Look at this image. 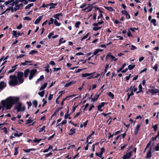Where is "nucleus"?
<instances>
[{"label": "nucleus", "instance_id": "f257e3e1", "mask_svg": "<svg viewBox=\"0 0 159 159\" xmlns=\"http://www.w3.org/2000/svg\"><path fill=\"white\" fill-rule=\"evenodd\" d=\"M23 73L22 72H19L17 73V78L19 81L17 80V77L15 75H10L9 78L11 79L9 82L10 85L15 86L22 83L24 81L23 79Z\"/></svg>", "mask_w": 159, "mask_h": 159}, {"label": "nucleus", "instance_id": "f03ea898", "mask_svg": "<svg viewBox=\"0 0 159 159\" xmlns=\"http://www.w3.org/2000/svg\"><path fill=\"white\" fill-rule=\"evenodd\" d=\"M19 98L17 97H10L5 100L1 101V104L3 107H5L7 109H10L13 105L17 102Z\"/></svg>", "mask_w": 159, "mask_h": 159}, {"label": "nucleus", "instance_id": "7ed1b4c3", "mask_svg": "<svg viewBox=\"0 0 159 159\" xmlns=\"http://www.w3.org/2000/svg\"><path fill=\"white\" fill-rule=\"evenodd\" d=\"M11 3L14 4L15 7H14V11H16L19 10L20 7H22L23 6V3H20L18 1L16 0L14 2H12Z\"/></svg>", "mask_w": 159, "mask_h": 159}, {"label": "nucleus", "instance_id": "20e7f679", "mask_svg": "<svg viewBox=\"0 0 159 159\" xmlns=\"http://www.w3.org/2000/svg\"><path fill=\"white\" fill-rule=\"evenodd\" d=\"M14 6V4L13 3H11L10 5L9 6V7H8L6 10L4 11H3L2 13L1 14V15H2L5 14L6 12L8 13L9 11L11 10V12H14V8H13V6Z\"/></svg>", "mask_w": 159, "mask_h": 159}, {"label": "nucleus", "instance_id": "39448f33", "mask_svg": "<svg viewBox=\"0 0 159 159\" xmlns=\"http://www.w3.org/2000/svg\"><path fill=\"white\" fill-rule=\"evenodd\" d=\"M15 108L16 109L18 112L20 111H24L25 109V107L24 106H22L21 103H18L16 104L15 107Z\"/></svg>", "mask_w": 159, "mask_h": 159}, {"label": "nucleus", "instance_id": "423d86ee", "mask_svg": "<svg viewBox=\"0 0 159 159\" xmlns=\"http://www.w3.org/2000/svg\"><path fill=\"white\" fill-rule=\"evenodd\" d=\"M37 71L36 69H33L31 70L30 72V75L29 77V79L31 80L33 78L34 74L36 73Z\"/></svg>", "mask_w": 159, "mask_h": 159}, {"label": "nucleus", "instance_id": "0eeeda50", "mask_svg": "<svg viewBox=\"0 0 159 159\" xmlns=\"http://www.w3.org/2000/svg\"><path fill=\"white\" fill-rule=\"evenodd\" d=\"M148 91L150 93L153 94H156L159 92L158 90L156 89H149Z\"/></svg>", "mask_w": 159, "mask_h": 159}, {"label": "nucleus", "instance_id": "6e6552de", "mask_svg": "<svg viewBox=\"0 0 159 159\" xmlns=\"http://www.w3.org/2000/svg\"><path fill=\"white\" fill-rule=\"evenodd\" d=\"M140 124H138L135 127L134 131V133L135 135H136L137 134L138 131L139 130V128L140 127Z\"/></svg>", "mask_w": 159, "mask_h": 159}, {"label": "nucleus", "instance_id": "1a4fd4ad", "mask_svg": "<svg viewBox=\"0 0 159 159\" xmlns=\"http://www.w3.org/2000/svg\"><path fill=\"white\" fill-rule=\"evenodd\" d=\"M110 57V59L111 61H116L117 60V59L115 57L110 55H107L106 58V59H107V57Z\"/></svg>", "mask_w": 159, "mask_h": 159}, {"label": "nucleus", "instance_id": "9d476101", "mask_svg": "<svg viewBox=\"0 0 159 159\" xmlns=\"http://www.w3.org/2000/svg\"><path fill=\"white\" fill-rule=\"evenodd\" d=\"M132 151H130L129 152H127L126 154L123 156V157L126 159H128L129 158L131 155Z\"/></svg>", "mask_w": 159, "mask_h": 159}, {"label": "nucleus", "instance_id": "9b49d317", "mask_svg": "<svg viewBox=\"0 0 159 159\" xmlns=\"http://www.w3.org/2000/svg\"><path fill=\"white\" fill-rule=\"evenodd\" d=\"M57 5V3H51L48 4V6H50L49 9H51L52 8H54Z\"/></svg>", "mask_w": 159, "mask_h": 159}, {"label": "nucleus", "instance_id": "f8f14e48", "mask_svg": "<svg viewBox=\"0 0 159 159\" xmlns=\"http://www.w3.org/2000/svg\"><path fill=\"white\" fill-rule=\"evenodd\" d=\"M76 82V81H71L66 83L65 85V86L66 87H67L71 85L75 84Z\"/></svg>", "mask_w": 159, "mask_h": 159}, {"label": "nucleus", "instance_id": "ddd939ff", "mask_svg": "<svg viewBox=\"0 0 159 159\" xmlns=\"http://www.w3.org/2000/svg\"><path fill=\"white\" fill-rule=\"evenodd\" d=\"M14 0H9L6 1L5 3V4L7 5V7H9V6L10 4H11L12 2H14Z\"/></svg>", "mask_w": 159, "mask_h": 159}, {"label": "nucleus", "instance_id": "4468645a", "mask_svg": "<svg viewBox=\"0 0 159 159\" xmlns=\"http://www.w3.org/2000/svg\"><path fill=\"white\" fill-rule=\"evenodd\" d=\"M6 86V84L3 82H0V90L3 89Z\"/></svg>", "mask_w": 159, "mask_h": 159}, {"label": "nucleus", "instance_id": "2eb2a0df", "mask_svg": "<svg viewBox=\"0 0 159 159\" xmlns=\"http://www.w3.org/2000/svg\"><path fill=\"white\" fill-rule=\"evenodd\" d=\"M42 16H39L38 18L36 20L34 24H37L39 23L42 18Z\"/></svg>", "mask_w": 159, "mask_h": 159}, {"label": "nucleus", "instance_id": "dca6fc26", "mask_svg": "<svg viewBox=\"0 0 159 159\" xmlns=\"http://www.w3.org/2000/svg\"><path fill=\"white\" fill-rule=\"evenodd\" d=\"M103 51V50L101 49H96L93 52V55H95L97 54L99 52H102Z\"/></svg>", "mask_w": 159, "mask_h": 159}, {"label": "nucleus", "instance_id": "f3484780", "mask_svg": "<svg viewBox=\"0 0 159 159\" xmlns=\"http://www.w3.org/2000/svg\"><path fill=\"white\" fill-rule=\"evenodd\" d=\"M75 129L74 128H71L70 130V133L69 134L70 135H72L74 134L75 133Z\"/></svg>", "mask_w": 159, "mask_h": 159}, {"label": "nucleus", "instance_id": "a211bd4d", "mask_svg": "<svg viewBox=\"0 0 159 159\" xmlns=\"http://www.w3.org/2000/svg\"><path fill=\"white\" fill-rule=\"evenodd\" d=\"M95 72H93L91 73H86L83 74L82 75V77H86L89 76H91L92 75H93Z\"/></svg>", "mask_w": 159, "mask_h": 159}, {"label": "nucleus", "instance_id": "6ab92c4d", "mask_svg": "<svg viewBox=\"0 0 159 159\" xmlns=\"http://www.w3.org/2000/svg\"><path fill=\"white\" fill-rule=\"evenodd\" d=\"M30 71L28 69H26L24 71V76L25 78H27L28 76V74L29 73Z\"/></svg>", "mask_w": 159, "mask_h": 159}, {"label": "nucleus", "instance_id": "aec40b11", "mask_svg": "<svg viewBox=\"0 0 159 159\" xmlns=\"http://www.w3.org/2000/svg\"><path fill=\"white\" fill-rule=\"evenodd\" d=\"M152 156L151 148H150V150L148 152V154L146 156L147 158H150Z\"/></svg>", "mask_w": 159, "mask_h": 159}, {"label": "nucleus", "instance_id": "412c9836", "mask_svg": "<svg viewBox=\"0 0 159 159\" xmlns=\"http://www.w3.org/2000/svg\"><path fill=\"white\" fill-rule=\"evenodd\" d=\"M6 7H7V5L4 3L2 5L0 4V8L1 9V10H3L6 8Z\"/></svg>", "mask_w": 159, "mask_h": 159}, {"label": "nucleus", "instance_id": "4be33fe9", "mask_svg": "<svg viewBox=\"0 0 159 159\" xmlns=\"http://www.w3.org/2000/svg\"><path fill=\"white\" fill-rule=\"evenodd\" d=\"M99 95L100 94H97V95H95L94 96V98L92 99V101H93V102L96 101L98 99V98Z\"/></svg>", "mask_w": 159, "mask_h": 159}, {"label": "nucleus", "instance_id": "5701e85b", "mask_svg": "<svg viewBox=\"0 0 159 159\" xmlns=\"http://www.w3.org/2000/svg\"><path fill=\"white\" fill-rule=\"evenodd\" d=\"M62 16V14L61 13H57L55 15H54L53 17L56 19L57 20H59V16Z\"/></svg>", "mask_w": 159, "mask_h": 159}, {"label": "nucleus", "instance_id": "b1692460", "mask_svg": "<svg viewBox=\"0 0 159 159\" xmlns=\"http://www.w3.org/2000/svg\"><path fill=\"white\" fill-rule=\"evenodd\" d=\"M54 23L56 26H60L61 25V23L60 22H58L56 19L54 20Z\"/></svg>", "mask_w": 159, "mask_h": 159}, {"label": "nucleus", "instance_id": "393cba45", "mask_svg": "<svg viewBox=\"0 0 159 159\" xmlns=\"http://www.w3.org/2000/svg\"><path fill=\"white\" fill-rule=\"evenodd\" d=\"M47 83H45L39 89V90H42L44 89L47 86Z\"/></svg>", "mask_w": 159, "mask_h": 159}, {"label": "nucleus", "instance_id": "a878e982", "mask_svg": "<svg viewBox=\"0 0 159 159\" xmlns=\"http://www.w3.org/2000/svg\"><path fill=\"white\" fill-rule=\"evenodd\" d=\"M104 7L106 9L110 11H112L114 10V9L111 7L105 6Z\"/></svg>", "mask_w": 159, "mask_h": 159}, {"label": "nucleus", "instance_id": "bb28decb", "mask_svg": "<svg viewBox=\"0 0 159 159\" xmlns=\"http://www.w3.org/2000/svg\"><path fill=\"white\" fill-rule=\"evenodd\" d=\"M49 66L48 64H47L46 66L44 67L45 70L48 73L49 72Z\"/></svg>", "mask_w": 159, "mask_h": 159}, {"label": "nucleus", "instance_id": "cd10ccee", "mask_svg": "<svg viewBox=\"0 0 159 159\" xmlns=\"http://www.w3.org/2000/svg\"><path fill=\"white\" fill-rule=\"evenodd\" d=\"M32 61H25V62L22 63H21V65L23 66H26L27 65V63H31L32 62Z\"/></svg>", "mask_w": 159, "mask_h": 159}, {"label": "nucleus", "instance_id": "c85d7f7f", "mask_svg": "<svg viewBox=\"0 0 159 159\" xmlns=\"http://www.w3.org/2000/svg\"><path fill=\"white\" fill-rule=\"evenodd\" d=\"M44 79V76L43 75H41L40 78L39 79H38L36 81V83L38 84L39 83V82L40 81H41L42 80H43Z\"/></svg>", "mask_w": 159, "mask_h": 159}, {"label": "nucleus", "instance_id": "c756f323", "mask_svg": "<svg viewBox=\"0 0 159 159\" xmlns=\"http://www.w3.org/2000/svg\"><path fill=\"white\" fill-rule=\"evenodd\" d=\"M135 67V65H129L128 66V69L130 70L133 69Z\"/></svg>", "mask_w": 159, "mask_h": 159}, {"label": "nucleus", "instance_id": "7c9ffc66", "mask_svg": "<svg viewBox=\"0 0 159 159\" xmlns=\"http://www.w3.org/2000/svg\"><path fill=\"white\" fill-rule=\"evenodd\" d=\"M130 89L132 90L131 92H133V91L135 92L137 90V88L136 87H135V86H134L133 87H132V86H131L130 88Z\"/></svg>", "mask_w": 159, "mask_h": 159}, {"label": "nucleus", "instance_id": "2f4dec72", "mask_svg": "<svg viewBox=\"0 0 159 159\" xmlns=\"http://www.w3.org/2000/svg\"><path fill=\"white\" fill-rule=\"evenodd\" d=\"M22 134V133H20L19 134H18L17 131H16V133H15L14 134V135L16 137H19L21 136Z\"/></svg>", "mask_w": 159, "mask_h": 159}, {"label": "nucleus", "instance_id": "473e14b6", "mask_svg": "<svg viewBox=\"0 0 159 159\" xmlns=\"http://www.w3.org/2000/svg\"><path fill=\"white\" fill-rule=\"evenodd\" d=\"M33 5L34 4L33 3L29 4L25 7V9H29L30 7L33 6Z\"/></svg>", "mask_w": 159, "mask_h": 159}, {"label": "nucleus", "instance_id": "72a5a7b5", "mask_svg": "<svg viewBox=\"0 0 159 159\" xmlns=\"http://www.w3.org/2000/svg\"><path fill=\"white\" fill-rule=\"evenodd\" d=\"M134 94V93L133 92H131L130 93H128L127 94L128 95V97L127 98L126 100L127 101H128L129 99L130 98V97L132 95H133Z\"/></svg>", "mask_w": 159, "mask_h": 159}, {"label": "nucleus", "instance_id": "f704fd0d", "mask_svg": "<svg viewBox=\"0 0 159 159\" xmlns=\"http://www.w3.org/2000/svg\"><path fill=\"white\" fill-rule=\"evenodd\" d=\"M18 147H15L14 148L15 149V152L14 153V155H17L18 153Z\"/></svg>", "mask_w": 159, "mask_h": 159}, {"label": "nucleus", "instance_id": "c9c22d12", "mask_svg": "<svg viewBox=\"0 0 159 159\" xmlns=\"http://www.w3.org/2000/svg\"><path fill=\"white\" fill-rule=\"evenodd\" d=\"M54 20L52 18H50V20L48 22V24L49 25H50L51 24H52L54 23Z\"/></svg>", "mask_w": 159, "mask_h": 159}, {"label": "nucleus", "instance_id": "e433bc0d", "mask_svg": "<svg viewBox=\"0 0 159 159\" xmlns=\"http://www.w3.org/2000/svg\"><path fill=\"white\" fill-rule=\"evenodd\" d=\"M12 34L16 38L18 37V36L17 35V33L16 31L13 30L12 31Z\"/></svg>", "mask_w": 159, "mask_h": 159}, {"label": "nucleus", "instance_id": "4c0bfd02", "mask_svg": "<svg viewBox=\"0 0 159 159\" xmlns=\"http://www.w3.org/2000/svg\"><path fill=\"white\" fill-rule=\"evenodd\" d=\"M152 128H153L154 131H156L157 129L158 125L156 124L155 125H153L152 126Z\"/></svg>", "mask_w": 159, "mask_h": 159}, {"label": "nucleus", "instance_id": "58836bf2", "mask_svg": "<svg viewBox=\"0 0 159 159\" xmlns=\"http://www.w3.org/2000/svg\"><path fill=\"white\" fill-rule=\"evenodd\" d=\"M37 52H38L36 50H32L29 52V54L30 55H33Z\"/></svg>", "mask_w": 159, "mask_h": 159}, {"label": "nucleus", "instance_id": "ea45409f", "mask_svg": "<svg viewBox=\"0 0 159 159\" xmlns=\"http://www.w3.org/2000/svg\"><path fill=\"white\" fill-rule=\"evenodd\" d=\"M38 94L41 97H43L44 94V91H43L42 92H39L38 93Z\"/></svg>", "mask_w": 159, "mask_h": 159}, {"label": "nucleus", "instance_id": "a19ab883", "mask_svg": "<svg viewBox=\"0 0 159 159\" xmlns=\"http://www.w3.org/2000/svg\"><path fill=\"white\" fill-rule=\"evenodd\" d=\"M63 40V38H61L60 39L59 41L60 45L61 43H65L66 42V41L65 40Z\"/></svg>", "mask_w": 159, "mask_h": 159}, {"label": "nucleus", "instance_id": "79ce46f5", "mask_svg": "<svg viewBox=\"0 0 159 159\" xmlns=\"http://www.w3.org/2000/svg\"><path fill=\"white\" fill-rule=\"evenodd\" d=\"M108 95L110 97L112 98H113L114 97V95L111 92H108Z\"/></svg>", "mask_w": 159, "mask_h": 159}, {"label": "nucleus", "instance_id": "37998d69", "mask_svg": "<svg viewBox=\"0 0 159 159\" xmlns=\"http://www.w3.org/2000/svg\"><path fill=\"white\" fill-rule=\"evenodd\" d=\"M105 104V102H101L100 104L98 105L97 107H99V108H100V107L102 108V107H103L104 106Z\"/></svg>", "mask_w": 159, "mask_h": 159}, {"label": "nucleus", "instance_id": "c03bdc74", "mask_svg": "<svg viewBox=\"0 0 159 159\" xmlns=\"http://www.w3.org/2000/svg\"><path fill=\"white\" fill-rule=\"evenodd\" d=\"M25 56V54H20V55H19V56H17L16 57V58L17 59H20V58L23 57H24V56Z\"/></svg>", "mask_w": 159, "mask_h": 159}, {"label": "nucleus", "instance_id": "a18cd8bd", "mask_svg": "<svg viewBox=\"0 0 159 159\" xmlns=\"http://www.w3.org/2000/svg\"><path fill=\"white\" fill-rule=\"evenodd\" d=\"M80 24V21H77L76 22L75 25V26L76 28H79V25Z\"/></svg>", "mask_w": 159, "mask_h": 159}, {"label": "nucleus", "instance_id": "49530a36", "mask_svg": "<svg viewBox=\"0 0 159 159\" xmlns=\"http://www.w3.org/2000/svg\"><path fill=\"white\" fill-rule=\"evenodd\" d=\"M45 126H43V127L40 129V130L39 131V132H45Z\"/></svg>", "mask_w": 159, "mask_h": 159}, {"label": "nucleus", "instance_id": "de8ad7c7", "mask_svg": "<svg viewBox=\"0 0 159 159\" xmlns=\"http://www.w3.org/2000/svg\"><path fill=\"white\" fill-rule=\"evenodd\" d=\"M89 34V33H88L85 36H83V38L81 39V41H83L84 40V39L87 38L88 37V35Z\"/></svg>", "mask_w": 159, "mask_h": 159}, {"label": "nucleus", "instance_id": "09e8293b", "mask_svg": "<svg viewBox=\"0 0 159 159\" xmlns=\"http://www.w3.org/2000/svg\"><path fill=\"white\" fill-rule=\"evenodd\" d=\"M30 117L29 119L27 120L26 124H28L31 123L32 122V120L31 119H30Z\"/></svg>", "mask_w": 159, "mask_h": 159}, {"label": "nucleus", "instance_id": "8fccbe9b", "mask_svg": "<svg viewBox=\"0 0 159 159\" xmlns=\"http://www.w3.org/2000/svg\"><path fill=\"white\" fill-rule=\"evenodd\" d=\"M33 104L35 106V107H37V102L36 100H34L33 102Z\"/></svg>", "mask_w": 159, "mask_h": 159}, {"label": "nucleus", "instance_id": "3c124183", "mask_svg": "<svg viewBox=\"0 0 159 159\" xmlns=\"http://www.w3.org/2000/svg\"><path fill=\"white\" fill-rule=\"evenodd\" d=\"M156 20L155 19H153L151 21V22L153 23L154 25V26H156Z\"/></svg>", "mask_w": 159, "mask_h": 159}, {"label": "nucleus", "instance_id": "603ef678", "mask_svg": "<svg viewBox=\"0 0 159 159\" xmlns=\"http://www.w3.org/2000/svg\"><path fill=\"white\" fill-rule=\"evenodd\" d=\"M121 13L122 14L124 15H126L128 12L125 10H122L121 11Z\"/></svg>", "mask_w": 159, "mask_h": 159}, {"label": "nucleus", "instance_id": "864d4df0", "mask_svg": "<svg viewBox=\"0 0 159 159\" xmlns=\"http://www.w3.org/2000/svg\"><path fill=\"white\" fill-rule=\"evenodd\" d=\"M31 150H35V149L33 148L29 149H27L26 150H24V151L26 152H30Z\"/></svg>", "mask_w": 159, "mask_h": 159}, {"label": "nucleus", "instance_id": "5fc2aeb1", "mask_svg": "<svg viewBox=\"0 0 159 159\" xmlns=\"http://www.w3.org/2000/svg\"><path fill=\"white\" fill-rule=\"evenodd\" d=\"M101 28V27H93V30L94 31H97L98 30L100 29Z\"/></svg>", "mask_w": 159, "mask_h": 159}, {"label": "nucleus", "instance_id": "6e6d98bb", "mask_svg": "<svg viewBox=\"0 0 159 159\" xmlns=\"http://www.w3.org/2000/svg\"><path fill=\"white\" fill-rule=\"evenodd\" d=\"M153 68L155 70V71H157L158 69V64H156Z\"/></svg>", "mask_w": 159, "mask_h": 159}, {"label": "nucleus", "instance_id": "4d7b16f0", "mask_svg": "<svg viewBox=\"0 0 159 159\" xmlns=\"http://www.w3.org/2000/svg\"><path fill=\"white\" fill-rule=\"evenodd\" d=\"M94 134V132L93 131L91 134L89 135L87 137V139H90L91 136L93 135Z\"/></svg>", "mask_w": 159, "mask_h": 159}, {"label": "nucleus", "instance_id": "13d9d810", "mask_svg": "<svg viewBox=\"0 0 159 159\" xmlns=\"http://www.w3.org/2000/svg\"><path fill=\"white\" fill-rule=\"evenodd\" d=\"M65 93V92L64 91H60V92L59 93L60 94V93H61L59 95V97H58V98H60L62 94L63 93Z\"/></svg>", "mask_w": 159, "mask_h": 159}, {"label": "nucleus", "instance_id": "bf43d9fd", "mask_svg": "<svg viewBox=\"0 0 159 159\" xmlns=\"http://www.w3.org/2000/svg\"><path fill=\"white\" fill-rule=\"evenodd\" d=\"M104 151H105V149L103 148L102 147V148H101V152L100 153L101 155H102L103 153V152H104Z\"/></svg>", "mask_w": 159, "mask_h": 159}, {"label": "nucleus", "instance_id": "052dcab7", "mask_svg": "<svg viewBox=\"0 0 159 159\" xmlns=\"http://www.w3.org/2000/svg\"><path fill=\"white\" fill-rule=\"evenodd\" d=\"M155 149L156 151H159V143L156 146Z\"/></svg>", "mask_w": 159, "mask_h": 159}, {"label": "nucleus", "instance_id": "680f3d73", "mask_svg": "<svg viewBox=\"0 0 159 159\" xmlns=\"http://www.w3.org/2000/svg\"><path fill=\"white\" fill-rule=\"evenodd\" d=\"M42 139H35L33 140V141L35 143H39Z\"/></svg>", "mask_w": 159, "mask_h": 159}, {"label": "nucleus", "instance_id": "e2e57ef3", "mask_svg": "<svg viewBox=\"0 0 159 159\" xmlns=\"http://www.w3.org/2000/svg\"><path fill=\"white\" fill-rule=\"evenodd\" d=\"M54 34L53 32H52L50 33L48 35V38L50 39L51 38V37Z\"/></svg>", "mask_w": 159, "mask_h": 159}, {"label": "nucleus", "instance_id": "0e129e2a", "mask_svg": "<svg viewBox=\"0 0 159 159\" xmlns=\"http://www.w3.org/2000/svg\"><path fill=\"white\" fill-rule=\"evenodd\" d=\"M52 97H53V95L50 94L49 95V97L48 98V100L50 101V100H51L52 99Z\"/></svg>", "mask_w": 159, "mask_h": 159}, {"label": "nucleus", "instance_id": "69168bd1", "mask_svg": "<svg viewBox=\"0 0 159 159\" xmlns=\"http://www.w3.org/2000/svg\"><path fill=\"white\" fill-rule=\"evenodd\" d=\"M95 154L96 156L99 157H101L102 155L100 153H98L97 152H96Z\"/></svg>", "mask_w": 159, "mask_h": 159}, {"label": "nucleus", "instance_id": "338daca9", "mask_svg": "<svg viewBox=\"0 0 159 159\" xmlns=\"http://www.w3.org/2000/svg\"><path fill=\"white\" fill-rule=\"evenodd\" d=\"M24 20H31V19L29 17L25 16L24 17Z\"/></svg>", "mask_w": 159, "mask_h": 159}, {"label": "nucleus", "instance_id": "774afa93", "mask_svg": "<svg viewBox=\"0 0 159 159\" xmlns=\"http://www.w3.org/2000/svg\"><path fill=\"white\" fill-rule=\"evenodd\" d=\"M22 24H20L18 26L16 27V28L20 30L22 27Z\"/></svg>", "mask_w": 159, "mask_h": 159}]
</instances>
